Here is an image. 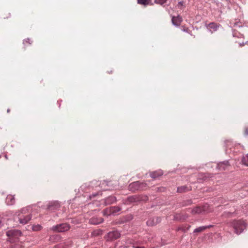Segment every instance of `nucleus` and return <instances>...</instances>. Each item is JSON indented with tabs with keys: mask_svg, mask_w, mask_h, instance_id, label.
Instances as JSON below:
<instances>
[{
	"mask_svg": "<svg viewBox=\"0 0 248 248\" xmlns=\"http://www.w3.org/2000/svg\"><path fill=\"white\" fill-rule=\"evenodd\" d=\"M147 186V184L144 182L136 181L129 184L128 189L132 192L143 190Z\"/></svg>",
	"mask_w": 248,
	"mask_h": 248,
	"instance_id": "obj_2",
	"label": "nucleus"
},
{
	"mask_svg": "<svg viewBox=\"0 0 248 248\" xmlns=\"http://www.w3.org/2000/svg\"><path fill=\"white\" fill-rule=\"evenodd\" d=\"M172 23L175 26H179L181 22L182 21V18L180 16H172Z\"/></svg>",
	"mask_w": 248,
	"mask_h": 248,
	"instance_id": "obj_11",
	"label": "nucleus"
},
{
	"mask_svg": "<svg viewBox=\"0 0 248 248\" xmlns=\"http://www.w3.org/2000/svg\"><path fill=\"white\" fill-rule=\"evenodd\" d=\"M135 248H144L142 247H136Z\"/></svg>",
	"mask_w": 248,
	"mask_h": 248,
	"instance_id": "obj_39",
	"label": "nucleus"
},
{
	"mask_svg": "<svg viewBox=\"0 0 248 248\" xmlns=\"http://www.w3.org/2000/svg\"><path fill=\"white\" fill-rule=\"evenodd\" d=\"M28 42L30 44H31V43L30 42V39L29 38H28L26 40H25L23 41V44H25V42Z\"/></svg>",
	"mask_w": 248,
	"mask_h": 248,
	"instance_id": "obj_34",
	"label": "nucleus"
},
{
	"mask_svg": "<svg viewBox=\"0 0 248 248\" xmlns=\"http://www.w3.org/2000/svg\"><path fill=\"white\" fill-rule=\"evenodd\" d=\"M183 3L184 2L183 1H179L178 4V6H182L183 5Z\"/></svg>",
	"mask_w": 248,
	"mask_h": 248,
	"instance_id": "obj_36",
	"label": "nucleus"
},
{
	"mask_svg": "<svg viewBox=\"0 0 248 248\" xmlns=\"http://www.w3.org/2000/svg\"><path fill=\"white\" fill-rule=\"evenodd\" d=\"M7 236L9 237L11 242L16 241L21 235V232L18 230H11L6 232Z\"/></svg>",
	"mask_w": 248,
	"mask_h": 248,
	"instance_id": "obj_3",
	"label": "nucleus"
},
{
	"mask_svg": "<svg viewBox=\"0 0 248 248\" xmlns=\"http://www.w3.org/2000/svg\"><path fill=\"white\" fill-rule=\"evenodd\" d=\"M188 217V215L185 214H176L174 216V219L179 221H183Z\"/></svg>",
	"mask_w": 248,
	"mask_h": 248,
	"instance_id": "obj_15",
	"label": "nucleus"
},
{
	"mask_svg": "<svg viewBox=\"0 0 248 248\" xmlns=\"http://www.w3.org/2000/svg\"><path fill=\"white\" fill-rule=\"evenodd\" d=\"M28 210H29L28 207L23 208L21 210V214H25L28 212Z\"/></svg>",
	"mask_w": 248,
	"mask_h": 248,
	"instance_id": "obj_30",
	"label": "nucleus"
},
{
	"mask_svg": "<svg viewBox=\"0 0 248 248\" xmlns=\"http://www.w3.org/2000/svg\"><path fill=\"white\" fill-rule=\"evenodd\" d=\"M192 203V201L191 200H186V201H184L183 202V204H182V206H187L188 205H190Z\"/></svg>",
	"mask_w": 248,
	"mask_h": 248,
	"instance_id": "obj_27",
	"label": "nucleus"
},
{
	"mask_svg": "<svg viewBox=\"0 0 248 248\" xmlns=\"http://www.w3.org/2000/svg\"><path fill=\"white\" fill-rule=\"evenodd\" d=\"M204 227H205V230H206V229H208V228H210L211 227H212V225H208V226H204Z\"/></svg>",
	"mask_w": 248,
	"mask_h": 248,
	"instance_id": "obj_35",
	"label": "nucleus"
},
{
	"mask_svg": "<svg viewBox=\"0 0 248 248\" xmlns=\"http://www.w3.org/2000/svg\"><path fill=\"white\" fill-rule=\"evenodd\" d=\"M99 192H95V193H93L92 195H90L89 196V198L91 200L94 198H95L96 196H97V195H98L99 194Z\"/></svg>",
	"mask_w": 248,
	"mask_h": 248,
	"instance_id": "obj_29",
	"label": "nucleus"
},
{
	"mask_svg": "<svg viewBox=\"0 0 248 248\" xmlns=\"http://www.w3.org/2000/svg\"><path fill=\"white\" fill-rule=\"evenodd\" d=\"M161 221V219L159 217H155L149 218L146 222V224L148 226H153L156 225Z\"/></svg>",
	"mask_w": 248,
	"mask_h": 248,
	"instance_id": "obj_6",
	"label": "nucleus"
},
{
	"mask_svg": "<svg viewBox=\"0 0 248 248\" xmlns=\"http://www.w3.org/2000/svg\"><path fill=\"white\" fill-rule=\"evenodd\" d=\"M191 190L190 186H180L177 187V192L178 193H184L186 192Z\"/></svg>",
	"mask_w": 248,
	"mask_h": 248,
	"instance_id": "obj_14",
	"label": "nucleus"
},
{
	"mask_svg": "<svg viewBox=\"0 0 248 248\" xmlns=\"http://www.w3.org/2000/svg\"><path fill=\"white\" fill-rule=\"evenodd\" d=\"M163 174L162 170H158L155 171L151 172L150 176L153 179L157 178L158 177L161 176Z\"/></svg>",
	"mask_w": 248,
	"mask_h": 248,
	"instance_id": "obj_16",
	"label": "nucleus"
},
{
	"mask_svg": "<svg viewBox=\"0 0 248 248\" xmlns=\"http://www.w3.org/2000/svg\"><path fill=\"white\" fill-rule=\"evenodd\" d=\"M242 161L243 164L248 166V154L246 156L243 157Z\"/></svg>",
	"mask_w": 248,
	"mask_h": 248,
	"instance_id": "obj_23",
	"label": "nucleus"
},
{
	"mask_svg": "<svg viewBox=\"0 0 248 248\" xmlns=\"http://www.w3.org/2000/svg\"><path fill=\"white\" fill-rule=\"evenodd\" d=\"M219 25L214 22L210 23L208 25V27L209 28V29H213L214 31H216Z\"/></svg>",
	"mask_w": 248,
	"mask_h": 248,
	"instance_id": "obj_21",
	"label": "nucleus"
},
{
	"mask_svg": "<svg viewBox=\"0 0 248 248\" xmlns=\"http://www.w3.org/2000/svg\"><path fill=\"white\" fill-rule=\"evenodd\" d=\"M245 44L248 45V42H246Z\"/></svg>",
	"mask_w": 248,
	"mask_h": 248,
	"instance_id": "obj_41",
	"label": "nucleus"
},
{
	"mask_svg": "<svg viewBox=\"0 0 248 248\" xmlns=\"http://www.w3.org/2000/svg\"><path fill=\"white\" fill-rule=\"evenodd\" d=\"M31 215L29 214L25 216H20L18 217V220L21 224H27L31 218Z\"/></svg>",
	"mask_w": 248,
	"mask_h": 248,
	"instance_id": "obj_9",
	"label": "nucleus"
},
{
	"mask_svg": "<svg viewBox=\"0 0 248 248\" xmlns=\"http://www.w3.org/2000/svg\"><path fill=\"white\" fill-rule=\"evenodd\" d=\"M1 221L0 220V227H1Z\"/></svg>",
	"mask_w": 248,
	"mask_h": 248,
	"instance_id": "obj_42",
	"label": "nucleus"
},
{
	"mask_svg": "<svg viewBox=\"0 0 248 248\" xmlns=\"http://www.w3.org/2000/svg\"><path fill=\"white\" fill-rule=\"evenodd\" d=\"M244 135L246 136H248V127H246L245 128Z\"/></svg>",
	"mask_w": 248,
	"mask_h": 248,
	"instance_id": "obj_32",
	"label": "nucleus"
},
{
	"mask_svg": "<svg viewBox=\"0 0 248 248\" xmlns=\"http://www.w3.org/2000/svg\"><path fill=\"white\" fill-rule=\"evenodd\" d=\"M168 0H155V2L156 4L163 5L166 3Z\"/></svg>",
	"mask_w": 248,
	"mask_h": 248,
	"instance_id": "obj_24",
	"label": "nucleus"
},
{
	"mask_svg": "<svg viewBox=\"0 0 248 248\" xmlns=\"http://www.w3.org/2000/svg\"><path fill=\"white\" fill-rule=\"evenodd\" d=\"M120 233L118 231H113L108 233L106 236V239L107 241H112L117 239L120 237Z\"/></svg>",
	"mask_w": 248,
	"mask_h": 248,
	"instance_id": "obj_5",
	"label": "nucleus"
},
{
	"mask_svg": "<svg viewBox=\"0 0 248 248\" xmlns=\"http://www.w3.org/2000/svg\"><path fill=\"white\" fill-rule=\"evenodd\" d=\"M103 214L104 215H110L109 214V209H106L105 210H104L103 211Z\"/></svg>",
	"mask_w": 248,
	"mask_h": 248,
	"instance_id": "obj_31",
	"label": "nucleus"
},
{
	"mask_svg": "<svg viewBox=\"0 0 248 248\" xmlns=\"http://www.w3.org/2000/svg\"><path fill=\"white\" fill-rule=\"evenodd\" d=\"M6 203L7 205H12L15 203V196L9 195L7 196L6 199Z\"/></svg>",
	"mask_w": 248,
	"mask_h": 248,
	"instance_id": "obj_13",
	"label": "nucleus"
},
{
	"mask_svg": "<svg viewBox=\"0 0 248 248\" xmlns=\"http://www.w3.org/2000/svg\"><path fill=\"white\" fill-rule=\"evenodd\" d=\"M103 220L102 217H93L90 219L89 222L92 224L97 225L102 223Z\"/></svg>",
	"mask_w": 248,
	"mask_h": 248,
	"instance_id": "obj_12",
	"label": "nucleus"
},
{
	"mask_svg": "<svg viewBox=\"0 0 248 248\" xmlns=\"http://www.w3.org/2000/svg\"><path fill=\"white\" fill-rule=\"evenodd\" d=\"M60 207V203L58 201L50 202L48 205V209L52 211L58 209Z\"/></svg>",
	"mask_w": 248,
	"mask_h": 248,
	"instance_id": "obj_7",
	"label": "nucleus"
},
{
	"mask_svg": "<svg viewBox=\"0 0 248 248\" xmlns=\"http://www.w3.org/2000/svg\"><path fill=\"white\" fill-rule=\"evenodd\" d=\"M41 229H42V226L40 225H34L32 226V230L34 231H38L41 230Z\"/></svg>",
	"mask_w": 248,
	"mask_h": 248,
	"instance_id": "obj_25",
	"label": "nucleus"
},
{
	"mask_svg": "<svg viewBox=\"0 0 248 248\" xmlns=\"http://www.w3.org/2000/svg\"><path fill=\"white\" fill-rule=\"evenodd\" d=\"M152 0H137V2L139 4L147 6L150 4Z\"/></svg>",
	"mask_w": 248,
	"mask_h": 248,
	"instance_id": "obj_18",
	"label": "nucleus"
},
{
	"mask_svg": "<svg viewBox=\"0 0 248 248\" xmlns=\"http://www.w3.org/2000/svg\"><path fill=\"white\" fill-rule=\"evenodd\" d=\"M136 200H137V198L135 196H131V197H129L127 198L128 202H135L136 201Z\"/></svg>",
	"mask_w": 248,
	"mask_h": 248,
	"instance_id": "obj_26",
	"label": "nucleus"
},
{
	"mask_svg": "<svg viewBox=\"0 0 248 248\" xmlns=\"http://www.w3.org/2000/svg\"><path fill=\"white\" fill-rule=\"evenodd\" d=\"M70 229V226L67 223H62L55 226H53L51 230L55 232H64L68 231Z\"/></svg>",
	"mask_w": 248,
	"mask_h": 248,
	"instance_id": "obj_4",
	"label": "nucleus"
},
{
	"mask_svg": "<svg viewBox=\"0 0 248 248\" xmlns=\"http://www.w3.org/2000/svg\"><path fill=\"white\" fill-rule=\"evenodd\" d=\"M230 225L233 227L234 232L239 234L246 228V223L242 220H233L230 222Z\"/></svg>",
	"mask_w": 248,
	"mask_h": 248,
	"instance_id": "obj_1",
	"label": "nucleus"
},
{
	"mask_svg": "<svg viewBox=\"0 0 248 248\" xmlns=\"http://www.w3.org/2000/svg\"><path fill=\"white\" fill-rule=\"evenodd\" d=\"M202 210L200 207H196L191 210V213L193 214H200Z\"/></svg>",
	"mask_w": 248,
	"mask_h": 248,
	"instance_id": "obj_19",
	"label": "nucleus"
},
{
	"mask_svg": "<svg viewBox=\"0 0 248 248\" xmlns=\"http://www.w3.org/2000/svg\"><path fill=\"white\" fill-rule=\"evenodd\" d=\"M121 210L119 206H111L109 209V214L112 215L117 214Z\"/></svg>",
	"mask_w": 248,
	"mask_h": 248,
	"instance_id": "obj_17",
	"label": "nucleus"
},
{
	"mask_svg": "<svg viewBox=\"0 0 248 248\" xmlns=\"http://www.w3.org/2000/svg\"><path fill=\"white\" fill-rule=\"evenodd\" d=\"M245 44H245V43H243L242 44H240V46H244V45H245Z\"/></svg>",
	"mask_w": 248,
	"mask_h": 248,
	"instance_id": "obj_38",
	"label": "nucleus"
},
{
	"mask_svg": "<svg viewBox=\"0 0 248 248\" xmlns=\"http://www.w3.org/2000/svg\"><path fill=\"white\" fill-rule=\"evenodd\" d=\"M13 248H22L20 244H16L14 245Z\"/></svg>",
	"mask_w": 248,
	"mask_h": 248,
	"instance_id": "obj_33",
	"label": "nucleus"
},
{
	"mask_svg": "<svg viewBox=\"0 0 248 248\" xmlns=\"http://www.w3.org/2000/svg\"><path fill=\"white\" fill-rule=\"evenodd\" d=\"M72 245V242L71 240L68 239L64 243L62 247L63 248H70Z\"/></svg>",
	"mask_w": 248,
	"mask_h": 248,
	"instance_id": "obj_20",
	"label": "nucleus"
},
{
	"mask_svg": "<svg viewBox=\"0 0 248 248\" xmlns=\"http://www.w3.org/2000/svg\"><path fill=\"white\" fill-rule=\"evenodd\" d=\"M116 198L113 196H110L104 199V203L105 205L112 204L116 202Z\"/></svg>",
	"mask_w": 248,
	"mask_h": 248,
	"instance_id": "obj_10",
	"label": "nucleus"
},
{
	"mask_svg": "<svg viewBox=\"0 0 248 248\" xmlns=\"http://www.w3.org/2000/svg\"><path fill=\"white\" fill-rule=\"evenodd\" d=\"M204 230H205V227L204 226H200L199 227L196 228L194 230L193 232L194 233L200 232L204 231Z\"/></svg>",
	"mask_w": 248,
	"mask_h": 248,
	"instance_id": "obj_22",
	"label": "nucleus"
},
{
	"mask_svg": "<svg viewBox=\"0 0 248 248\" xmlns=\"http://www.w3.org/2000/svg\"><path fill=\"white\" fill-rule=\"evenodd\" d=\"M10 109H9V108L7 110V112H10Z\"/></svg>",
	"mask_w": 248,
	"mask_h": 248,
	"instance_id": "obj_40",
	"label": "nucleus"
},
{
	"mask_svg": "<svg viewBox=\"0 0 248 248\" xmlns=\"http://www.w3.org/2000/svg\"><path fill=\"white\" fill-rule=\"evenodd\" d=\"M92 186H93L94 185H97L99 186L101 185V182L96 181H93L91 182Z\"/></svg>",
	"mask_w": 248,
	"mask_h": 248,
	"instance_id": "obj_28",
	"label": "nucleus"
},
{
	"mask_svg": "<svg viewBox=\"0 0 248 248\" xmlns=\"http://www.w3.org/2000/svg\"><path fill=\"white\" fill-rule=\"evenodd\" d=\"M230 166L228 161L226 160L218 163L217 165V168L219 170H225Z\"/></svg>",
	"mask_w": 248,
	"mask_h": 248,
	"instance_id": "obj_8",
	"label": "nucleus"
},
{
	"mask_svg": "<svg viewBox=\"0 0 248 248\" xmlns=\"http://www.w3.org/2000/svg\"><path fill=\"white\" fill-rule=\"evenodd\" d=\"M128 220H131L133 218V217H132V215H129L128 216Z\"/></svg>",
	"mask_w": 248,
	"mask_h": 248,
	"instance_id": "obj_37",
	"label": "nucleus"
}]
</instances>
